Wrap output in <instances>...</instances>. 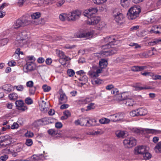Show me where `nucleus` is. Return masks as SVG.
Listing matches in <instances>:
<instances>
[{
  "label": "nucleus",
  "mask_w": 161,
  "mask_h": 161,
  "mask_svg": "<svg viewBox=\"0 0 161 161\" xmlns=\"http://www.w3.org/2000/svg\"><path fill=\"white\" fill-rule=\"evenodd\" d=\"M147 149V147L145 146H139L136 147L134 149L135 154H143Z\"/></svg>",
  "instance_id": "obj_8"
},
{
  "label": "nucleus",
  "mask_w": 161,
  "mask_h": 161,
  "mask_svg": "<svg viewBox=\"0 0 161 161\" xmlns=\"http://www.w3.org/2000/svg\"><path fill=\"white\" fill-rule=\"evenodd\" d=\"M84 121H87V126L90 127L91 126H95L96 125V120L95 119H88L87 120H84Z\"/></svg>",
  "instance_id": "obj_21"
},
{
  "label": "nucleus",
  "mask_w": 161,
  "mask_h": 161,
  "mask_svg": "<svg viewBox=\"0 0 161 161\" xmlns=\"http://www.w3.org/2000/svg\"><path fill=\"white\" fill-rule=\"evenodd\" d=\"M4 152L7 154H10L13 153V150L12 149L11 150L10 147L9 148L7 147L4 149Z\"/></svg>",
  "instance_id": "obj_62"
},
{
  "label": "nucleus",
  "mask_w": 161,
  "mask_h": 161,
  "mask_svg": "<svg viewBox=\"0 0 161 161\" xmlns=\"http://www.w3.org/2000/svg\"><path fill=\"white\" fill-rule=\"evenodd\" d=\"M37 88V86L30 88L29 89V93L30 95H33L35 94Z\"/></svg>",
  "instance_id": "obj_36"
},
{
  "label": "nucleus",
  "mask_w": 161,
  "mask_h": 161,
  "mask_svg": "<svg viewBox=\"0 0 161 161\" xmlns=\"http://www.w3.org/2000/svg\"><path fill=\"white\" fill-rule=\"evenodd\" d=\"M149 32L150 34L161 33V27L156 25H154L151 28Z\"/></svg>",
  "instance_id": "obj_13"
},
{
  "label": "nucleus",
  "mask_w": 161,
  "mask_h": 161,
  "mask_svg": "<svg viewBox=\"0 0 161 161\" xmlns=\"http://www.w3.org/2000/svg\"><path fill=\"white\" fill-rule=\"evenodd\" d=\"M106 39H109L108 40V43L105 45L103 46V47L104 48H109L111 47H113L112 45H114L115 44V43L117 42L115 40V39L114 36H108L106 37Z\"/></svg>",
  "instance_id": "obj_7"
},
{
  "label": "nucleus",
  "mask_w": 161,
  "mask_h": 161,
  "mask_svg": "<svg viewBox=\"0 0 161 161\" xmlns=\"http://www.w3.org/2000/svg\"><path fill=\"white\" fill-rule=\"evenodd\" d=\"M34 85L33 82L32 80L27 81L26 83V86L27 87L30 88L33 87Z\"/></svg>",
  "instance_id": "obj_57"
},
{
  "label": "nucleus",
  "mask_w": 161,
  "mask_h": 161,
  "mask_svg": "<svg viewBox=\"0 0 161 161\" xmlns=\"http://www.w3.org/2000/svg\"><path fill=\"white\" fill-rule=\"evenodd\" d=\"M28 108L22 100H21V111L24 112L27 110Z\"/></svg>",
  "instance_id": "obj_30"
},
{
  "label": "nucleus",
  "mask_w": 161,
  "mask_h": 161,
  "mask_svg": "<svg viewBox=\"0 0 161 161\" xmlns=\"http://www.w3.org/2000/svg\"><path fill=\"white\" fill-rule=\"evenodd\" d=\"M141 11L140 6H134L131 7L127 14L128 18L129 19H135L137 17Z\"/></svg>",
  "instance_id": "obj_2"
},
{
  "label": "nucleus",
  "mask_w": 161,
  "mask_h": 161,
  "mask_svg": "<svg viewBox=\"0 0 161 161\" xmlns=\"http://www.w3.org/2000/svg\"><path fill=\"white\" fill-rule=\"evenodd\" d=\"M143 156L145 159H149L151 157V155L150 153L148 152V149H147L146 151L143 154Z\"/></svg>",
  "instance_id": "obj_34"
},
{
  "label": "nucleus",
  "mask_w": 161,
  "mask_h": 161,
  "mask_svg": "<svg viewBox=\"0 0 161 161\" xmlns=\"http://www.w3.org/2000/svg\"><path fill=\"white\" fill-rule=\"evenodd\" d=\"M12 86L10 84H5L2 86L3 90L7 92L8 93L10 92L12 90Z\"/></svg>",
  "instance_id": "obj_26"
},
{
  "label": "nucleus",
  "mask_w": 161,
  "mask_h": 161,
  "mask_svg": "<svg viewBox=\"0 0 161 161\" xmlns=\"http://www.w3.org/2000/svg\"><path fill=\"white\" fill-rule=\"evenodd\" d=\"M119 90L117 88H114L111 91V93L115 95H117L119 93Z\"/></svg>",
  "instance_id": "obj_61"
},
{
  "label": "nucleus",
  "mask_w": 161,
  "mask_h": 161,
  "mask_svg": "<svg viewBox=\"0 0 161 161\" xmlns=\"http://www.w3.org/2000/svg\"><path fill=\"white\" fill-rule=\"evenodd\" d=\"M88 73L90 76L93 79L97 78L99 75L97 73L92 71H90Z\"/></svg>",
  "instance_id": "obj_33"
},
{
  "label": "nucleus",
  "mask_w": 161,
  "mask_h": 161,
  "mask_svg": "<svg viewBox=\"0 0 161 161\" xmlns=\"http://www.w3.org/2000/svg\"><path fill=\"white\" fill-rule=\"evenodd\" d=\"M23 43V46L26 47L28 46V44L29 42L28 41V40H26L25 39H21V44Z\"/></svg>",
  "instance_id": "obj_46"
},
{
  "label": "nucleus",
  "mask_w": 161,
  "mask_h": 161,
  "mask_svg": "<svg viewBox=\"0 0 161 161\" xmlns=\"http://www.w3.org/2000/svg\"><path fill=\"white\" fill-rule=\"evenodd\" d=\"M99 121L102 124H106L108 123L110 121V120L106 118H103L100 119Z\"/></svg>",
  "instance_id": "obj_41"
},
{
  "label": "nucleus",
  "mask_w": 161,
  "mask_h": 161,
  "mask_svg": "<svg viewBox=\"0 0 161 161\" xmlns=\"http://www.w3.org/2000/svg\"><path fill=\"white\" fill-rule=\"evenodd\" d=\"M14 27L15 29H18L20 27V19H17L15 22Z\"/></svg>",
  "instance_id": "obj_49"
},
{
  "label": "nucleus",
  "mask_w": 161,
  "mask_h": 161,
  "mask_svg": "<svg viewBox=\"0 0 161 161\" xmlns=\"http://www.w3.org/2000/svg\"><path fill=\"white\" fill-rule=\"evenodd\" d=\"M8 156L6 155L1 156L0 157V161H5L8 158Z\"/></svg>",
  "instance_id": "obj_64"
},
{
  "label": "nucleus",
  "mask_w": 161,
  "mask_h": 161,
  "mask_svg": "<svg viewBox=\"0 0 161 161\" xmlns=\"http://www.w3.org/2000/svg\"><path fill=\"white\" fill-rule=\"evenodd\" d=\"M63 114L64 116H66V117L67 118H68L71 116L70 112L68 110H66L65 111H64L63 112Z\"/></svg>",
  "instance_id": "obj_56"
},
{
  "label": "nucleus",
  "mask_w": 161,
  "mask_h": 161,
  "mask_svg": "<svg viewBox=\"0 0 161 161\" xmlns=\"http://www.w3.org/2000/svg\"><path fill=\"white\" fill-rule=\"evenodd\" d=\"M123 144L125 146L127 147H132L136 144V140L133 137L125 139L123 141Z\"/></svg>",
  "instance_id": "obj_4"
},
{
  "label": "nucleus",
  "mask_w": 161,
  "mask_h": 161,
  "mask_svg": "<svg viewBox=\"0 0 161 161\" xmlns=\"http://www.w3.org/2000/svg\"><path fill=\"white\" fill-rule=\"evenodd\" d=\"M34 135V133L30 131H27V132L25 134V136L27 137H32Z\"/></svg>",
  "instance_id": "obj_48"
},
{
  "label": "nucleus",
  "mask_w": 161,
  "mask_h": 161,
  "mask_svg": "<svg viewBox=\"0 0 161 161\" xmlns=\"http://www.w3.org/2000/svg\"><path fill=\"white\" fill-rule=\"evenodd\" d=\"M42 88L44 92H48L51 89V87L47 85H45L43 86Z\"/></svg>",
  "instance_id": "obj_50"
},
{
  "label": "nucleus",
  "mask_w": 161,
  "mask_h": 161,
  "mask_svg": "<svg viewBox=\"0 0 161 161\" xmlns=\"http://www.w3.org/2000/svg\"><path fill=\"white\" fill-rule=\"evenodd\" d=\"M16 109L19 110H20V100H17L15 102Z\"/></svg>",
  "instance_id": "obj_60"
},
{
  "label": "nucleus",
  "mask_w": 161,
  "mask_h": 161,
  "mask_svg": "<svg viewBox=\"0 0 161 161\" xmlns=\"http://www.w3.org/2000/svg\"><path fill=\"white\" fill-rule=\"evenodd\" d=\"M40 119L42 125H46L49 123V118H48L45 117Z\"/></svg>",
  "instance_id": "obj_32"
},
{
  "label": "nucleus",
  "mask_w": 161,
  "mask_h": 161,
  "mask_svg": "<svg viewBox=\"0 0 161 161\" xmlns=\"http://www.w3.org/2000/svg\"><path fill=\"white\" fill-rule=\"evenodd\" d=\"M130 115L132 117L138 116L137 109L131 111L130 113Z\"/></svg>",
  "instance_id": "obj_51"
},
{
  "label": "nucleus",
  "mask_w": 161,
  "mask_h": 161,
  "mask_svg": "<svg viewBox=\"0 0 161 161\" xmlns=\"http://www.w3.org/2000/svg\"><path fill=\"white\" fill-rule=\"evenodd\" d=\"M116 52V50L113 49L109 50L103 51L102 54L105 56H108L115 53Z\"/></svg>",
  "instance_id": "obj_20"
},
{
  "label": "nucleus",
  "mask_w": 161,
  "mask_h": 161,
  "mask_svg": "<svg viewBox=\"0 0 161 161\" xmlns=\"http://www.w3.org/2000/svg\"><path fill=\"white\" fill-rule=\"evenodd\" d=\"M113 16L114 20L118 25H121L123 23L124 16L119 9H116L114 10Z\"/></svg>",
  "instance_id": "obj_3"
},
{
  "label": "nucleus",
  "mask_w": 161,
  "mask_h": 161,
  "mask_svg": "<svg viewBox=\"0 0 161 161\" xmlns=\"http://www.w3.org/2000/svg\"><path fill=\"white\" fill-rule=\"evenodd\" d=\"M146 67L144 66H134L132 67L131 70L134 72L139 71L143 70Z\"/></svg>",
  "instance_id": "obj_22"
},
{
  "label": "nucleus",
  "mask_w": 161,
  "mask_h": 161,
  "mask_svg": "<svg viewBox=\"0 0 161 161\" xmlns=\"http://www.w3.org/2000/svg\"><path fill=\"white\" fill-rule=\"evenodd\" d=\"M41 125H42L40 119L35 121L32 124V126L36 128H37V127H38V126Z\"/></svg>",
  "instance_id": "obj_39"
},
{
  "label": "nucleus",
  "mask_w": 161,
  "mask_h": 161,
  "mask_svg": "<svg viewBox=\"0 0 161 161\" xmlns=\"http://www.w3.org/2000/svg\"><path fill=\"white\" fill-rule=\"evenodd\" d=\"M97 10L96 8H92L88 10H85L83 14L84 15L89 18L90 16H93V14L97 13Z\"/></svg>",
  "instance_id": "obj_9"
},
{
  "label": "nucleus",
  "mask_w": 161,
  "mask_h": 161,
  "mask_svg": "<svg viewBox=\"0 0 161 161\" xmlns=\"http://www.w3.org/2000/svg\"><path fill=\"white\" fill-rule=\"evenodd\" d=\"M155 150L156 152H161V142H159L155 147Z\"/></svg>",
  "instance_id": "obj_42"
},
{
  "label": "nucleus",
  "mask_w": 161,
  "mask_h": 161,
  "mask_svg": "<svg viewBox=\"0 0 161 161\" xmlns=\"http://www.w3.org/2000/svg\"><path fill=\"white\" fill-rule=\"evenodd\" d=\"M135 87H136L137 90H141L143 89H147L150 88L145 86H135Z\"/></svg>",
  "instance_id": "obj_55"
},
{
  "label": "nucleus",
  "mask_w": 161,
  "mask_h": 161,
  "mask_svg": "<svg viewBox=\"0 0 161 161\" xmlns=\"http://www.w3.org/2000/svg\"><path fill=\"white\" fill-rule=\"evenodd\" d=\"M78 79L80 81L82 82L81 84L82 85L85 84L88 80L87 77L85 75L79 76Z\"/></svg>",
  "instance_id": "obj_25"
},
{
  "label": "nucleus",
  "mask_w": 161,
  "mask_h": 161,
  "mask_svg": "<svg viewBox=\"0 0 161 161\" xmlns=\"http://www.w3.org/2000/svg\"><path fill=\"white\" fill-rule=\"evenodd\" d=\"M67 73L69 76H73L75 74L74 71L72 69H69L67 70Z\"/></svg>",
  "instance_id": "obj_58"
},
{
  "label": "nucleus",
  "mask_w": 161,
  "mask_h": 161,
  "mask_svg": "<svg viewBox=\"0 0 161 161\" xmlns=\"http://www.w3.org/2000/svg\"><path fill=\"white\" fill-rule=\"evenodd\" d=\"M41 15V14L39 12H36L33 13L31 15V17L33 19H37L39 18Z\"/></svg>",
  "instance_id": "obj_35"
},
{
  "label": "nucleus",
  "mask_w": 161,
  "mask_h": 161,
  "mask_svg": "<svg viewBox=\"0 0 161 161\" xmlns=\"http://www.w3.org/2000/svg\"><path fill=\"white\" fill-rule=\"evenodd\" d=\"M4 139L0 141V145L1 147H4L8 146L11 143L10 140L8 138V136H5Z\"/></svg>",
  "instance_id": "obj_10"
},
{
  "label": "nucleus",
  "mask_w": 161,
  "mask_h": 161,
  "mask_svg": "<svg viewBox=\"0 0 161 161\" xmlns=\"http://www.w3.org/2000/svg\"><path fill=\"white\" fill-rule=\"evenodd\" d=\"M9 4L7 3H3L0 6V11H2L5 7L8 6Z\"/></svg>",
  "instance_id": "obj_63"
},
{
  "label": "nucleus",
  "mask_w": 161,
  "mask_h": 161,
  "mask_svg": "<svg viewBox=\"0 0 161 161\" xmlns=\"http://www.w3.org/2000/svg\"><path fill=\"white\" fill-rule=\"evenodd\" d=\"M36 65L32 62H27L24 66L23 70L25 72L33 71L36 69Z\"/></svg>",
  "instance_id": "obj_5"
},
{
  "label": "nucleus",
  "mask_w": 161,
  "mask_h": 161,
  "mask_svg": "<svg viewBox=\"0 0 161 161\" xmlns=\"http://www.w3.org/2000/svg\"><path fill=\"white\" fill-rule=\"evenodd\" d=\"M102 81L99 79L95 78L92 80V83L94 85L99 84L102 83Z\"/></svg>",
  "instance_id": "obj_43"
},
{
  "label": "nucleus",
  "mask_w": 161,
  "mask_h": 161,
  "mask_svg": "<svg viewBox=\"0 0 161 161\" xmlns=\"http://www.w3.org/2000/svg\"><path fill=\"white\" fill-rule=\"evenodd\" d=\"M146 53H143L136 54V57L138 58H143L146 57Z\"/></svg>",
  "instance_id": "obj_53"
},
{
  "label": "nucleus",
  "mask_w": 161,
  "mask_h": 161,
  "mask_svg": "<svg viewBox=\"0 0 161 161\" xmlns=\"http://www.w3.org/2000/svg\"><path fill=\"white\" fill-rule=\"evenodd\" d=\"M144 131L148 134H152L155 135L161 134V130H158L146 128L144 129Z\"/></svg>",
  "instance_id": "obj_15"
},
{
  "label": "nucleus",
  "mask_w": 161,
  "mask_h": 161,
  "mask_svg": "<svg viewBox=\"0 0 161 161\" xmlns=\"http://www.w3.org/2000/svg\"><path fill=\"white\" fill-rule=\"evenodd\" d=\"M111 120L113 121H116L120 119V114L117 113L110 115Z\"/></svg>",
  "instance_id": "obj_24"
},
{
  "label": "nucleus",
  "mask_w": 161,
  "mask_h": 161,
  "mask_svg": "<svg viewBox=\"0 0 161 161\" xmlns=\"http://www.w3.org/2000/svg\"><path fill=\"white\" fill-rule=\"evenodd\" d=\"M59 97L58 98L59 104H62L65 103L67 100V97L65 94L62 92L59 93Z\"/></svg>",
  "instance_id": "obj_11"
},
{
  "label": "nucleus",
  "mask_w": 161,
  "mask_h": 161,
  "mask_svg": "<svg viewBox=\"0 0 161 161\" xmlns=\"http://www.w3.org/2000/svg\"><path fill=\"white\" fill-rule=\"evenodd\" d=\"M8 41V40L7 38H3L0 40V47L6 44Z\"/></svg>",
  "instance_id": "obj_40"
},
{
  "label": "nucleus",
  "mask_w": 161,
  "mask_h": 161,
  "mask_svg": "<svg viewBox=\"0 0 161 161\" xmlns=\"http://www.w3.org/2000/svg\"><path fill=\"white\" fill-rule=\"evenodd\" d=\"M107 64V61L104 59H101L99 62V66L101 69H103L106 67Z\"/></svg>",
  "instance_id": "obj_23"
},
{
  "label": "nucleus",
  "mask_w": 161,
  "mask_h": 161,
  "mask_svg": "<svg viewBox=\"0 0 161 161\" xmlns=\"http://www.w3.org/2000/svg\"><path fill=\"white\" fill-rule=\"evenodd\" d=\"M88 18L86 23L90 25H94L97 24L99 22L100 20V18L98 16H90Z\"/></svg>",
  "instance_id": "obj_6"
},
{
  "label": "nucleus",
  "mask_w": 161,
  "mask_h": 161,
  "mask_svg": "<svg viewBox=\"0 0 161 161\" xmlns=\"http://www.w3.org/2000/svg\"><path fill=\"white\" fill-rule=\"evenodd\" d=\"M46 103L44 101H42V103L40 104L39 106L41 109L43 110H45L47 108L46 106Z\"/></svg>",
  "instance_id": "obj_54"
},
{
  "label": "nucleus",
  "mask_w": 161,
  "mask_h": 161,
  "mask_svg": "<svg viewBox=\"0 0 161 161\" xmlns=\"http://www.w3.org/2000/svg\"><path fill=\"white\" fill-rule=\"evenodd\" d=\"M42 154L37 155L34 154L29 159L30 161H37L39 160H43L42 158Z\"/></svg>",
  "instance_id": "obj_17"
},
{
  "label": "nucleus",
  "mask_w": 161,
  "mask_h": 161,
  "mask_svg": "<svg viewBox=\"0 0 161 161\" xmlns=\"http://www.w3.org/2000/svg\"><path fill=\"white\" fill-rule=\"evenodd\" d=\"M107 0H92L94 3L97 4H102L107 1Z\"/></svg>",
  "instance_id": "obj_45"
},
{
  "label": "nucleus",
  "mask_w": 161,
  "mask_h": 161,
  "mask_svg": "<svg viewBox=\"0 0 161 161\" xmlns=\"http://www.w3.org/2000/svg\"><path fill=\"white\" fill-rule=\"evenodd\" d=\"M33 144V141L31 139H27L26 140L25 144L28 146H31Z\"/></svg>",
  "instance_id": "obj_52"
},
{
  "label": "nucleus",
  "mask_w": 161,
  "mask_h": 161,
  "mask_svg": "<svg viewBox=\"0 0 161 161\" xmlns=\"http://www.w3.org/2000/svg\"><path fill=\"white\" fill-rule=\"evenodd\" d=\"M91 101V99L89 98H82L77 100L76 102L77 104L80 105H82L88 103L90 102Z\"/></svg>",
  "instance_id": "obj_12"
},
{
  "label": "nucleus",
  "mask_w": 161,
  "mask_h": 161,
  "mask_svg": "<svg viewBox=\"0 0 161 161\" xmlns=\"http://www.w3.org/2000/svg\"><path fill=\"white\" fill-rule=\"evenodd\" d=\"M8 97L10 100H16L18 98V95L17 94L13 93L9 94Z\"/></svg>",
  "instance_id": "obj_37"
},
{
  "label": "nucleus",
  "mask_w": 161,
  "mask_h": 161,
  "mask_svg": "<svg viewBox=\"0 0 161 161\" xmlns=\"http://www.w3.org/2000/svg\"><path fill=\"white\" fill-rule=\"evenodd\" d=\"M94 33L93 31H91L88 32L81 34L80 35V37H85L87 39H89L92 37L93 34Z\"/></svg>",
  "instance_id": "obj_14"
},
{
  "label": "nucleus",
  "mask_w": 161,
  "mask_h": 161,
  "mask_svg": "<svg viewBox=\"0 0 161 161\" xmlns=\"http://www.w3.org/2000/svg\"><path fill=\"white\" fill-rule=\"evenodd\" d=\"M135 102L133 99L128 98L125 101V104L128 106H133Z\"/></svg>",
  "instance_id": "obj_28"
},
{
  "label": "nucleus",
  "mask_w": 161,
  "mask_h": 161,
  "mask_svg": "<svg viewBox=\"0 0 161 161\" xmlns=\"http://www.w3.org/2000/svg\"><path fill=\"white\" fill-rule=\"evenodd\" d=\"M25 103L28 105H31L33 103L32 100L30 97H26L25 99Z\"/></svg>",
  "instance_id": "obj_44"
},
{
  "label": "nucleus",
  "mask_w": 161,
  "mask_h": 161,
  "mask_svg": "<svg viewBox=\"0 0 161 161\" xmlns=\"http://www.w3.org/2000/svg\"><path fill=\"white\" fill-rule=\"evenodd\" d=\"M161 42V39L158 38L156 39L153 41L150 42L149 43V44L153 46L154 45L158 43L159 42Z\"/></svg>",
  "instance_id": "obj_38"
},
{
  "label": "nucleus",
  "mask_w": 161,
  "mask_h": 161,
  "mask_svg": "<svg viewBox=\"0 0 161 161\" xmlns=\"http://www.w3.org/2000/svg\"><path fill=\"white\" fill-rule=\"evenodd\" d=\"M121 4L123 7L126 8L129 6V0H121Z\"/></svg>",
  "instance_id": "obj_31"
},
{
  "label": "nucleus",
  "mask_w": 161,
  "mask_h": 161,
  "mask_svg": "<svg viewBox=\"0 0 161 161\" xmlns=\"http://www.w3.org/2000/svg\"><path fill=\"white\" fill-rule=\"evenodd\" d=\"M48 133L52 136H56L58 134L57 131L54 129H50L47 130Z\"/></svg>",
  "instance_id": "obj_29"
},
{
  "label": "nucleus",
  "mask_w": 161,
  "mask_h": 161,
  "mask_svg": "<svg viewBox=\"0 0 161 161\" xmlns=\"http://www.w3.org/2000/svg\"><path fill=\"white\" fill-rule=\"evenodd\" d=\"M137 111L138 116H144L147 113V110L143 108H140L137 109Z\"/></svg>",
  "instance_id": "obj_16"
},
{
  "label": "nucleus",
  "mask_w": 161,
  "mask_h": 161,
  "mask_svg": "<svg viewBox=\"0 0 161 161\" xmlns=\"http://www.w3.org/2000/svg\"><path fill=\"white\" fill-rule=\"evenodd\" d=\"M115 134L116 136L119 138H123L126 136L125 132L124 131L119 130L116 131Z\"/></svg>",
  "instance_id": "obj_27"
},
{
  "label": "nucleus",
  "mask_w": 161,
  "mask_h": 161,
  "mask_svg": "<svg viewBox=\"0 0 161 161\" xmlns=\"http://www.w3.org/2000/svg\"><path fill=\"white\" fill-rule=\"evenodd\" d=\"M130 92H125L122 93L119 96V99L120 100H126L128 98V96L130 94Z\"/></svg>",
  "instance_id": "obj_18"
},
{
  "label": "nucleus",
  "mask_w": 161,
  "mask_h": 161,
  "mask_svg": "<svg viewBox=\"0 0 161 161\" xmlns=\"http://www.w3.org/2000/svg\"><path fill=\"white\" fill-rule=\"evenodd\" d=\"M147 21L149 23L152 24L155 22L156 19L154 17L152 16L147 19Z\"/></svg>",
  "instance_id": "obj_59"
},
{
  "label": "nucleus",
  "mask_w": 161,
  "mask_h": 161,
  "mask_svg": "<svg viewBox=\"0 0 161 161\" xmlns=\"http://www.w3.org/2000/svg\"><path fill=\"white\" fill-rule=\"evenodd\" d=\"M94 104V103H93L89 104L87 106V109L86 110V111H88L94 109L95 108Z\"/></svg>",
  "instance_id": "obj_47"
},
{
  "label": "nucleus",
  "mask_w": 161,
  "mask_h": 161,
  "mask_svg": "<svg viewBox=\"0 0 161 161\" xmlns=\"http://www.w3.org/2000/svg\"><path fill=\"white\" fill-rule=\"evenodd\" d=\"M57 54L60 58H63L66 59L67 61L70 60V59L65 55L64 53L62 51L58 50L57 51Z\"/></svg>",
  "instance_id": "obj_19"
},
{
  "label": "nucleus",
  "mask_w": 161,
  "mask_h": 161,
  "mask_svg": "<svg viewBox=\"0 0 161 161\" xmlns=\"http://www.w3.org/2000/svg\"><path fill=\"white\" fill-rule=\"evenodd\" d=\"M81 12L77 10L73 11L68 14H62L59 15V18L62 21L67 20L68 21H75L78 19L81 15Z\"/></svg>",
  "instance_id": "obj_1"
}]
</instances>
